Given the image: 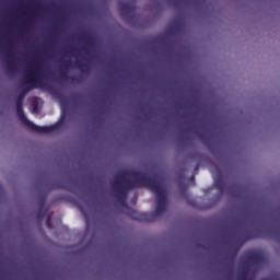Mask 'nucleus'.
Returning <instances> with one entry per match:
<instances>
[{"instance_id": "3", "label": "nucleus", "mask_w": 280, "mask_h": 280, "mask_svg": "<svg viewBox=\"0 0 280 280\" xmlns=\"http://www.w3.org/2000/svg\"><path fill=\"white\" fill-rule=\"evenodd\" d=\"M34 112H36V107H34Z\"/></svg>"}, {"instance_id": "1", "label": "nucleus", "mask_w": 280, "mask_h": 280, "mask_svg": "<svg viewBox=\"0 0 280 280\" xmlns=\"http://www.w3.org/2000/svg\"><path fill=\"white\" fill-rule=\"evenodd\" d=\"M18 115L24 121V124L31 129V130H38L39 128L36 127V125L32 124L30 120L25 119V116H23V109L21 107V104L18 105Z\"/></svg>"}, {"instance_id": "2", "label": "nucleus", "mask_w": 280, "mask_h": 280, "mask_svg": "<svg viewBox=\"0 0 280 280\" xmlns=\"http://www.w3.org/2000/svg\"><path fill=\"white\" fill-rule=\"evenodd\" d=\"M44 130H45V132H47L48 129H47V128H44Z\"/></svg>"}]
</instances>
